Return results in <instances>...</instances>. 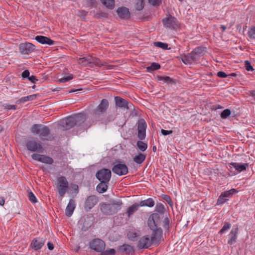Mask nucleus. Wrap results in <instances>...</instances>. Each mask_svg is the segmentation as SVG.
I'll return each mask as SVG.
<instances>
[{"instance_id":"54","label":"nucleus","mask_w":255,"mask_h":255,"mask_svg":"<svg viewBox=\"0 0 255 255\" xmlns=\"http://www.w3.org/2000/svg\"><path fill=\"white\" fill-rule=\"evenodd\" d=\"M4 107V108L5 109L7 110H15L17 109V106L16 105H5L3 106Z\"/></svg>"},{"instance_id":"44","label":"nucleus","mask_w":255,"mask_h":255,"mask_svg":"<svg viewBox=\"0 0 255 255\" xmlns=\"http://www.w3.org/2000/svg\"><path fill=\"white\" fill-rule=\"evenodd\" d=\"M28 197L29 201L33 204L37 202L36 197L31 191L28 192Z\"/></svg>"},{"instance_id":"30","label":"nucleus","mask_w":255,"mask_h":255,"mask_svg":"<svg viewBox=\"0 0 255 255\" xmlns=\"http://www.w3.org/2000/svg\"><path fill=\"white\" fill-rule=\"evenodd\" d=\"M139 204H135L129 207L128 208L127 211V214L128 215V218L130 217V216L133 214L134 213H135L139 208Z\"/></svg>"},{"instance_id":"21","label":"nucleus","mask_w":255,"mask_h":255,"mask_svg":"<svg viewBox=\"0 0 255 255\" xmlns=\"http://www.w3.org/2000/svg\"><path fill=\"white\" fill-rule=\"evenodd\" d=\"M119 17L121 19H128L130 16V12L128 8L125 6L119 7L117 10Z\"/></svg>"},{"instance_id":"63","label":"nucleus","mask_w":255,"mask_h":255,"mask_svg":"<svg viewBox=\"0 0 255 255\" xmlns=\"http://www.w3.org/2000/svg\"><path fill=\"white\" fill-rule=\"evenodd\" d=\"M5 203V199L3 197H0V205L3 206Z\"/></svg>"},{"instance_id":"32","label":"nucleus","mask_w":255,"mask_h":255,"mask_svg":"<svg viewBox=\"0 0 255 255\" xmlns=\"http://www.w3.org/2000/svg\"><path fill=\"white\" fill-rule=\"evenodd\" d=\"M155 202L152 198H148L146 200H142L139 203L140 206H147L152 207L154 206Z\"/></svg>"},{"instance_id":"39","label":"nucleus","mask_w":255,"mask_h":255,"mask_svg":"<svg viewBox=\"0 0 255 255\" xmlns=\"http://www.w3.org/2000/svg\"><path fill=\"white\" fill-rule=\"evenodd\" d=\"M144 6V0H137V1L135 5V7L137 10H141L143 8Z\"/></svg>"},{"instance_id":"41","label":"nucleus","mask_w":255,"mask_h":255,"mask_svg":"<svg viewBox=\"0 0 255 255\" xmlns=\"http://www.w3.org/2000/svg\"><path fill=\"white\" fill-rule=\"evenodd\" d=\"M137 146L142 151H144L147 147V144L141 141H138L137 142Z\"/></svg>"},{"instance_id":"49","label":"nucleus","mask_w":255,"mask_h":255,"mask_svg":"<svg viewBox=\"0 0 255 255\" xmlns=\"http://www.w3.org/2000/svg\"><path fill=\"white\" fill-rule=\"evenodd\" d=\"M73 78V75L72 74H70L68 76L66 77H63L59 80V82L61 83H65L66 82Z\"/></svg>"},{"instance_id":"59","label":"nucleus","mask_w":255,"mask_h":255,"mask_svg":"<svg viewBox=\"0 0 255 255\" xmlns=\"http://www.w3.org/2000/svg\"><path fill=\"white\" fill-rule=\"evenodd\" d=\"M128 235L129 239H130L131 240H133L134 238H135L136 237V233H132V232H129Z\"/></svg>"},{"instance_id":"51","label":"nucleus","mask_w":255,"mask_h":255,"mask_svg":"<svg viewBox=\"0 0 255 255\" xmlns=\"http://www.w3.org/2000/svg\"><path fill=\"white\" fill-rule=\"evenodd\" d=\"M148 1L153 6H158L161 3V0H148Z\"/></svg>"},{"instance_id":"46","label":"nucleus","mask_w":255,"mask_h":255,"mask_svg":"<svg viewBox=\"0 0 255 255\" xmlns=\"http://www.w3.org/2000/svg\"><path fill=\"white\" fill-rule=\"evenodd\" d=\"M231 112L229 109H226L224 110L221 114V117L222 119H226L230 116Z\"/></svg>"},{"instance_id":"11","label":"nucleus","mask_w":255,"mask_h":255,"mask_svg":"<svg viewBox=\"0 0 255 255\" xmlns=\"http://www.w3.org/2000/svg\"><path fill=\"white\" fill-rule=\"evenodd\" d=\"M96 176L100 181L109 182L111 178V171L109 169L103 168L97 171Z\"/></svg>"},{"instance_id":"10","label":"nucleus","mask_w":255,"mask_h":255,"mask_svg":"<svg viewBox=\"0 0 255 255\" xmlns=\"http://www.w3.org/2000/svg\"><path fill=\"white\" fill-rule=\"evenodd\" d=\"M164 27L175 29L179 27L177 19L175 17L169 15L168 17L163 18L162 20Z\"/></svg>"},{"instance_id":"60","label":"nucleus","mask_w":255,"mask_h":255,"mask_svg":"<svg viewBox=\"0 0 255 255\" xmlns=\"http://www.w3.org/2000/svg\"><path fill=\"white\" fill-rule=\"evenodd\" d=\"M28 80L33 83H35L36 81H38V79L36 78V77L34 75H31L28 77Z\"/></svg>"},{"instance_id":"20","label":"nucleus","mask_w":255,"mask_h":255,"mask_svg":"<svg viewBox=\"0 0 255 255\" xmlns=\"http://www.w3.org/2000/svg\"><path fill=\"white\" fill-rule=\"evenodd\" d=\"M238 234V226H234L229 234V240L228 243L232 245L236 242Z\"/></svg>"},{"instance_id":"18","label":"nucleus","mask_w":255,"mask_h":255,"mask_svg":"<svg viewBox=\"0 0 255 255\" xmlns=\"http://www.w3.org/2000/svg\"><path fill=\"white\" fill-rule=\"evenodd\" d=\"M153 242L148 235L144 236L138 241L137 247L139 249H147Z\"/></svg>"},{"instance_id":"25","label":"nucleus","mask_w":255,"mask_h":255,"mask_svg":"<svg viewBox=\"0 0 255 255\" xmlns=\"http://www.w3.org/2000/svg\"><path fill=\"white\" fill-rule=\"evenodd\" d=\"M75 208V203L73 199L70 200L65 210V214L67 216L70 217Z\"/></svg>"},{"instance_id":"35","label":"nucleus","mask_w":255,"mask_h":255,"mask_svg":"<svg viewBox=\"0 0 255 255\" xmlns=\"http://www.w3.org/2000/svg\"><path fill=\"white\" fill-rule=\"evenodd\" d=\"M237 192V190L233 188L231 190L222 192L221 193V195H223L224 197L228 199L229 198H231L233 195L235 194Z\"/></svg>"},{"instance_id":"22","label":"nucleus","mask_w":255,"mask_h":255,"mask_svg":"<svg viewBox=\"0 0 255 255\" xmlns=\"http://www.w3.org/2000/svg\"><path fill=\"white\" fill-rule=\"evenodd\" d=\"M181 59L182 62L185 64H191L197 60L192 52L187 55L182 56Z\"/></svg>"},{"instance_id":"27","label":"nucleus","mask_w":255,"mask_h":255,"mask_svg":"<svg viewBox=\"0 0 255 255\" xmlns=\"http://www.w3.org/2000/svg\"><path fill=\"white\" fill-rule=\"evenodd\" d=\"M119 251L122 253L129 254L133 252L132 247L128 245H123L120 247Z\"/></svg>"},{"instance_id":"47","label":"nucleus","mask_w":255,"mask_h":255,"mask_svg":"<svg viewBox=\"0 0 255 255\" xmlns=\"http://www.w3.org/2000/svg\"><path fill=\"white\" fill-rule=\"evenodd\" d=\"M227 200H228V198L224 197L223 195H221L219 196L217 200V205H222L225 203Z\"/></svg>"},{"instance_id":"56","label":"nucleus","mask_w":255,"mask_h":255,"mask_svg":"<svg viewBox=\"0 0 255 255\" xmlns=\"http://www.w3.org/2000/svg\"><path fill=\"white\" fill-rule=\"evenodd\" d=\"M163 199L170 205H172V202L170 197L168 195H164Z\"/></svg>"},{"instance_id":"50","label":"nucleus","mask_w":255,"mask_h":255,"mask_svg":"<svg viewBox=\"0 0 255 255\" xmlns=\"http://www.w3.org/2000/svg\"><path fill=\"white\" fill-rule=\"evenodd\" d=\"M88 12L84 10H79L78 16L81 17V18H85L86 16L87 15Z\"/></svg>"},{"instance_id":"28","label":"nucleus","mask_w":255,"mask_h":255,"mask_svg":"<svg viewBox=\"0 0 255 255\" xmlns=\"http://www.w3.org/2000/svg\"><path fill=\"white\" fill-rule=\"evenodd\" d=\"M109 182L100 181V183L97 186V190L100 193H103L106 192L108 188V183Z\"/></svg>"},{"instance_id":"33","label":"nucleus","mask_w":255,"mask_h":255,"mask_svg":"<svg viewBox=\"0 0 255 255\" xmlns=\"http://www.w3.org/2000/svg\"><path fill=\"white\" fill-rule=\"evenodd\" d=\"M37 95L33 94L26 97L21 98L18 101H17L16 103H24L27 101H32L36 99Z\"/></svg>"},{"instance_id":"45","label":"nucleus","mask_w":255,"mask_h":255,"mask_svg":"<svg viewBox=\"0 0 255 255\" xmlns=\"http://www.w3.org/2000/svg\"><path fill=\"white\" fill-rule=\"evenodd\" d=\"M169 223L170 220L168 217L164 218L163 221V227L165 231H168L169 230Z\"/></svg>"},{"instance_id":"9","label":"nucleus","mask_w":255,"mask_h":255,"mask_svg":"<svg viewBox=\"0 0 255 255\" xmlns=\"http://www.w3.org/2000/svg\"><path fill=\"white\" fill-rule=\"evenodd\" d=\"M112 170L114 173L120 176L126 175L128 173L127 166L121 161H117L115 162Z\"/></svg>"},{"instance_id":"12","label":"nucleus","mask_w":255,"mask_h":255,"mask_svg":"<svg viewBox=\"0 0 255 255\" xmlns=\"http://www.w3.org/2000/svg\"><path fill=\"white\" fill-rule=\"evenodd\" d=\"M35 46L30 42L22 43L19 45V50L22 54H29L34 51Z\"/></svg>"},{"instance_id":"57","label":"nucleus","mask_w":255,"mask_h":255,"mask_svg":"<svg viewBox=\"0 0 255 255\" xmlns=\"http://www.w3.org/2000/svg\"><path fill=\"white\" fill-rule=\"evenodd\" d=\"M217 76L220 78H226L228 77V75L226 74L223 71H219L217 73Z\"/></svg>"},{"instance_id":"5","label":"nucleus","mask_w":255,"mask_h":255,"mask_svg":"<svg viewBox=\"0 0 255 255\" xmlns=\"http://www.w3.org/2000/svg\"><path fill=\"white\" fill-rule=\"evenodd\" d=\"M122 204L121 201L113 204L103 203L101 205V210L104 214L113 215L117 213L121 210Z\"/></svg>"},{"instance_id":"16","label":"nucleus","mask_w":255,"mask_h":255,"mask_svg":"<svg viewBox=\"0 0 255 255\" xmlns=\"http://www.w3.org/2000/svg\"><path fill=\"white\" fill-rule=\"evenodd\" d=\"M98 202V198L95 195L88 196L85 202L84 208L86 211H89Z\"/></svg>"},{"instance_id":"62","label":"nucleus","mask_w":255,"mask_h":255,"mask_svg":"<svg viewBox=\"0 0 255 255\" xmlns=\"http://www.w3.org/2000/svg\"><path fill=\"white\" fill-rule=\"evenodd\" d=\"M223 108L220 105H214L213 106V110H216L217 109H223Z\"/></svg>"},{"instance_id":"58","label":"nucleus","mask_w":255,"mask_h":255,"mask_svg":"<svg viewBox=\"0 0 255 255\" xmlns=\"http://www.w3.org/2000/svg\"><path fill=\"white\" fill-rule=\"evenodd\" d=\"M161 133L163 135H168V134H170L172 133L173 132V131L172 130H166L162 129L161 130Z\"/></svg>"},{"instance_id":"61","label":"nucleus","mask_w":255,"mask_h":255,"mask_svg":"<svg viewBox=\"0 0 255 255\" xmlns=\"http://www.w3.org/2000/svg\"><path fill=\"white\" fill-rule=\"evenodd\" d=\"M47 247L49 250H52L54 249V245L52 243L48 242L47 243Z\"/></svg>"},{"instance_id":"31","label":"nucleus","mask_w":255,"mask_h":255,"mask_svg":"<svg viewBox=\"0 0 255 255\" xmlns=\"http://www.w3.org/2000/svg\"><path fill=\"white\" fill-rule=\"evenodd\" d=\"M103 4L109 9H113L115 6V0H100Z\"/></svg>"},{"instance_id":"4","label":"nucleus","mask_w":255,"mask_h":255,"mask_svg":"<svg viewBox=\"0 0 255 255\" xmlns=\"http://www.w3.org/2000/svg\"><path fill=\"white\" fill-rule=\"evenodd\" d=\"M30 131L33 134H38L42 140L52 141L54 139V136L50 134V129L47 126L34 124L31 127Z\"/></svg>"},{"instance_id":"34","label":"nucleus","mask_w":255,"mask_h":255,"mask_svg":"<svg viewBox=\"0 0 255 255\" xmlns=\"http://www.w3.org/2000/svg\"><path fill=\"white\" fill-rule=\"evenodd\" d=\"M145 157L144 154L140 153L133 158V161L137 164H141L144 161Z\"/></svg>"},{"instance_id":"17","label":"nucleus","mask_w":255,"mask_h":255,"mask_svg":"<svg viewBox=\"0 0 255 255\" xmlns=\"http://www.w3.org/2000/svg\"><path fill=\"white\" fill-rule=\"evenodd\" d=\"M159 213H155L151 215L148 221V225L149 228L158 227L161 223Z\"/></svg>"},{"instance_id":"53","label":"nucleus","mask_w":255,"mask_h":255,"mask_svg":"<svg viewBox=\"0 0 255 255\" xmlns=\"http://www.w3.org/2000/svg\"><path fill=\"white\" fill-rule=\"evenodd\" d=\"M245 67L246 69L248 71H253L254 70L251 65V63L248 60L245 61Z\"/></svg>"},{"instance_id":"29","label":"nucleus","mask_w":255,"mask_h":255,"mask_svg":"<svg viewBox=\"0 0 255 255\" xmlns=\"http://www.w3.org/2000/svg\"><path fill=\"white\" fill-rule=\"evenodd\" d=\"M205 48L202 47H198L194 49L192 51V53L197 59H198L203 55Z\"/></svg>"},{"instance_id":"64","label":"nucleus","mask_w":255,"mask_h":255,"mask_svg":"<svg viewBox=\"0 0 255 255\" xmlns=\"http://www.w3.org/2000/svg\"><path fill=\"white\" fill-rule=\"evenodd\" d=\"M90 3L92 6H94L96 5L97 2L95 0H90Z\"/></svg>"},{"instance_id":"8","label":"nucleus","mask_w":255,"mask_h":255,"mask_svg":"<svg viewBox=\"0 0 255 255\" xmlns=\"http://www.w3.org/2000/svg\"><path fill=\"white\" fill-rule=\"evenodd\" d=\"M149 228L152 231L150 238L153 242V244L158 246L160 242L163 240L162 230L158 227Z\"/></svg>"},{"instance_id":"48","label":"nucleus","mask_w":255,"mask_h":255,"mask_svg":"<svg viewBox=\"0 0 255 255\" xmlns=\"http://www.w3.org/2000/svg\"><path fill=\"white\" fill-rule=\"evenodd\" d=\"M101 252V255H115L116 251L113 249H111L105 251H103Z\"/></svg>"},{"instance_id":"19","label":"nucleus","mask_w":255,"mask_h":255,"mask_svg":"<svg viewBox=\"0 0 255 255\" xmlns=\"http://www.w3.org/2000/svg\"><path fill=\"white\" fill-rule=\"evenodd\" d=\"M116 105L120 108H126L127 109H132L133 105L131 103H128L126 100L120 97L115 98Z\"/></svg>"},{"instance_id":"38","label":"nucleus","mask_w":255,"mask_h":255,"mask_svg":"<svg viewBox=\"0 0 255 255\" xmlns=\"http://www.w3.org/2000/svg\"><path fill=\"white\" fill-rule=\"evenodd\" d=\"M157 79L159 81H162L164 83H171L173 82V80L168 76H157Z\"/></svg>"},{"instance_id":"6","label":"nucleus","mask_w":255,"mask_h":255,"mask_svg":"<svg viewBox=\"0 0 255 255\" xmlns=\"http://www.w3.org/2000/svg\"><path fill=\"white\" fill-rule=\"evenodd\" d=\"M68 182L65 177L61 176L57 179V187L59 196L62 198L64 196L68 189Z\"/></svg>"},{"instance_id":"43","label":"nucleus","mask_w":255,"mask_h":255,"mask_svg":"<svg viewBox=\"0 0 255 255\" xmlns=\"http://www.w3.org/2000/svg\"><path fill=\"white\" fill-rule=\"evenodd\" d=\"M231 227V225L230 223L228 222H225L223 228L219 231L220 234H223L225 233L226 231L228 230Z\"/></svg>"},{"instance_id":"24","label":"nucleus","mask_w":255,"mask_h":255,"mask_svg":"<svg viewBox=\"0 0 255 255\" xmlns=\"http://www.w3.org/2000/svg\"><path fill=\"white\" fill-rule=\"evenodd\" d=\"M45 244V241L43 239L39 240L37 238L34 239L30 244V247L35 250L40 249Z\"/></svg>"},{"instance_id":"37","label":"nucleus","mask_w":255,"mask_h":255,"mask_svg":"<svg viewBox=\"0 0 255 255\" xmlns=\"http://www.w3.org/2000/svg\"><path fill=\"white\" fill-rule=\"evenodd\" d=\"M160 65L157 63L153 62L151 63L150 66L146 68L147 71L148 72H151L154 70H158L160 68Z\"/></svg>"},{"instance_id":"2","label":"nucleus","mask_w":255,"mask_h":255,"mask_svg":"<svg viewBox=\"0 0 255 255\" xmlns=\"http://www.w3.org/2000/svg\"><path fill=\"white\" fill-rule=\"evenodd\" d=\"M85 116L82 114H78L74 116H69L60 120L59 127L63 130H68L75 126H80L85 121Z\"/></svg>"},{"instance_id":"3","label":"nucleus","mask_w":255,"mask_h":255,"mask_svg":"<svg viewBox=\"0 0 255 255\" xmlns=\"http://www.w3.org/2000/svg\"><path fill=\"white\" fill-rule=\"evenodd\" d=\"M79 64L83 66L96 65L99 67L105 66L107 69H112L113 66L109 65L106 62H102L99 58L89 55L87 57L79 58L78 59Z\"/></svg>"},{"instance_id":"15","label":"nucleus","mask_w":255,"mask_h":255,"mask_svg":"<svg viewBox=\"0 0 255 255\" xmlns=\"http://www.w3.org/2000/svg\"><path fill=\"white\" fill-rule=\"evenodd\" d=\"M146 124L143 119L138 120L137 123L138 137L140 140H143L146 136Z\"/></svg>"},{"instance_id":"52","label":"nucleus","mask_w":255,"mask_h":255,"mask_svg":"<svg viewBox=\"0 0 255 255\" xmlns=\"http://www.w3.org/2000/svg\"><path fill=\"white\" fill-rule=\"evenodd\" d=\"M249 36L251 38H255V27L251 28L249 31Z\"/></svg>"},{"instance_id":"23","label":"nucleus","mask_w":255,"mask_h":255,"mask_svg":"<svg viewBox=\"0 0 255 255\" xmlns=\"http://www.w3.org/2000/svg\"><path fill=\"white\" fill-rule=\"evenodd\" d=\"M35 39L39 43L42 44H48L49 45L54 44V41L50 38L42 35H37L35 37Z\"/></svg>"},{"instance_id":"40","label":"nucleus","mask_w":255,"mask_h":255,"mask_svg":"<svg viewBox=\"0 0 255 255\" xmlns=\"http://www.w3.org/2000/svg\"><path fill=\"white\" fill-rule=\"evenodd\" d=\"M108 13L106 12L101 11L94 14V17L95 18H107Z\"/></svg>"},{"instance_id":"55","label":"nucleus","mask_w":255,"mask_h":255,"mask_svg":"<svg viewBox=\"0 0 255 255\" xmlns=\"http://www.w3.org/2000/svg\"><path fill=\"white\" fill-rule=\"evenodd\" d=\"M29 72L28 70H24L21 74V76L23 79L28 78L29 77Z\"/></svg>"},{"instance_id":"7","label":"nucleus","mask_w":255,"mask_h":255,"mask_svg":"<svg viewBox=\"0 0 255 255\" xmlns=\"http://www.w3.org/2000/svg\"><path fill=\"white\" fill-rule=\"evenodd\" d=\"M26 147L28 150L33 152L42 153L43 148L39 141L35 139H29L26 142Z\"/></svg>"},{"instance_id":"13","label":"nucleus","mask_w":255,"mask_h":255,"mask_svg":"<svg viewBox=\"0 0 255 255\" xmlns=\"http://www.w3.org/2000/svg\"><path fill=\"white\" fill-rule=\"evenodd\" d=\"M90 248L97 252H101L105 248V244L103 241L96 239L92 241L90 244Z\"/></svg>"},{"instance_id":"14","label":"nucleus","mask_w":255,"mask_h":255,"mask_svg":"<svg viewBox=\"0 0 255 255\" xmlns=\"http://www.w3.org/2000/svg\"><path fill=\"white\" fill-rule=\"evenodd\" d=\"M31 157L34 160L48 164H52L54 162L52 158L43 154L33 153L32 154Z\"/></svg>"},{"instance_id":"26","label":"nucleus","mask_w":255,"mask_h":255,"mask_svg":"<svg viewBox=\"0 0 255 255\" xmlns=\"http://www.w3.org/2000/svg\"><path fill=\"white\" fill-rule=\"evenodd\" d=\"M229 164L233 166L236 170L240 172L246 170L249 166L248 163L240 164L237 162H231Z\"/></svg>"},{"instance_id":"1","label":"nucleus","mask_w":255,"mask_h":255,"mask_svg":"<svg viewBox=\"0 0 255 255\" xmlns=\"http://www.w3.org/2000/svg\"><path fill=\"white\" fill-rule=\"evenodd\" d=\"M109 107V102L107 99H103L101 101L100 104L92 112V115L96 121L106 125L114 120L112 117L104 115Z\"/></svg>"},{"instance_id":"36","label":"nucleus","mask_w":255,"mask_h":255,"mask_svg":"<svg viewBox=\"0 0 255 255\" xmlns=\"http://www.w3.org/2000/svg\"><path fill=\"white\" fill-rule=\"evenodd\" d=\"M165 211L164 206L163 204L157 203L155 206V212L160 214H163Z\"/></svg>"},{"instance_id":"42","label":"nucleus","mask_w":255,"mask_h":255,"mask_svg":"<svg viewBox=\"0 0 255 255\" xmlns=\"http://www.w3.org/2000/svg\"><path fill=\"white\" fill-rule=\"evenodd\" d=\"M154 44L155 46L160 47L163 49H168V45L167 43H163L161 42H155Z\"/></svg>"}]
</instances>
